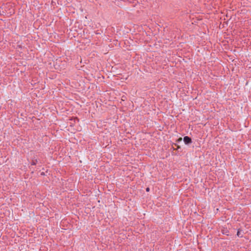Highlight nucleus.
<instances>
[{
  "instance_id": "f257e3e1",
  "label": "nucleus",
  "mask_w": 251,
  "mask_h": 251,
  "mask_svg": "<svg viewBox=\"0 0 251 251\" xmlns=\"http://www.w3.org/2000/svg\"><path fill=\"white\" fill-rule=\"evenodd\" d=\"M183 141L185 144H189L192 143L191 138L187 136L184 137Z\"/></svg>"
},
{
  "instance_id": "f03ea898",
  "label": "nucleus",
  "mask_w": 251,
  "mask_h": 251,
  "mask_svg": "<svg viewBox=\"0 0 251 251\" xmlns=\"http://www.w3.org/2000/svg\"><path fill=\"white\" fill-rule=\"evenodd\" d=\"M38 161L36 159H34V160H32V162H31V165H35L36 164V163H37Z\"/></svg>"
},
{
  "instance_id": "7ed1b4c3",
  "label": "nucleus",
  "mask_w": 251,
  "mask_h": 251,
  "mask_svg": "<svg viewBox=\"0 0 251 251\" xmlns=\"http://www.w3.org/2000/svg\"><path fill=\"white\" fill-rule=\"evenodd\" d=\"M237 235L238 237H242V235H241L240 232L239 230H238L237 233Z\"/></svg>"
},
{
  "instance_id": "20e7f679",
  "label": "nucleus",
  "mask_w": 251,
  "mask_h": 251,
  "mask_svg": "<svg viewBox=\"0 0 251 251\" xmlns=\"http://www.w3.org/2000/svg\"><path fill=\"white\" fill-rule=\"evenodd\" d=\"M150 191V188L149 187L146 188V191L149 192Z\"/></svg>"
},
{
  "instance_id": "39448f33",
  "label": "nucleus",
  "mask_w": 251,
  "mask_h": 251,
  "mask_svg": "<svg viewBox=\"0 0 251 251\" xmlns=\"http://www.w3.org/2000/svg\"><path fill=\"white\" fill-rule=\"evenodd\" d=\"M182 140V138H179L178 139V141H181Z\"/></svg>"
}]
</instances>
